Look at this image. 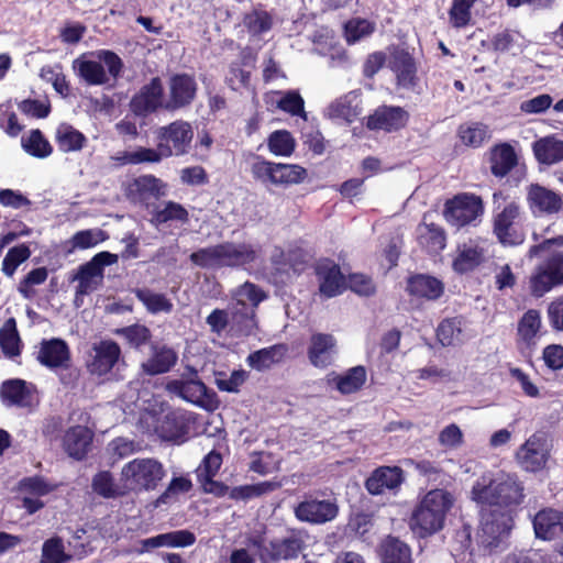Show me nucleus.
<instances>
[{
  "label": "nucleus",
  "mask_w": 563,
  "mask_h": 563,
  "mask_svg": "<svg viewBox=\"0 0 563 563\" xmlns=\"http://www.w3.org/2000/svg\"><path fill=\"white\" fill-rule=\"evenodd\" d=\"M404 481V473L400 467L382 466L374 471L366 481V489L372 495H380L386 490L397 489Z\"/></svg>",
  "instance_id": "nucleus-30"
},
{
  "label": "nucleus",
  "mask_w": 563,
  "mask_h": 563,
  "mask_svg": "<svg viewBox=\"0 0 563 563\" xmlns=\"http://www.w3.org/2000/svg\"><path fill=\"white\" fill-rule=\"evenodd\" d=\"M409 119L408 112L401 107L383 106L367 119V128L371 130H384L386 132L398 131L406 126Z\"/></svg>",
  "instance_id": "nucleus-22"
},
{
  "label": "nucleus",
  "mask_w": 563,
  "mask_h": 563,
  "mask_svg": "<svg viewBox=\"0 0 563 563\" xmlns=\"http://www.w3.org/2000/svg\"><path fill=\"white\" fill-rule=\"evenodd\" d=\"M518 163V155L512 145L500 143L490 151V170L496 177H505Z\"/></svg>",
  "instance_id": "nucleus-37"
},
{
  "label": "nucleus",
  "mask_w": 563,
  "mask_h": 563,
  "mask_svg": "<svg viewBox=\"0 0 563 563\" xmlns=\"http://www.w3.org/2000/svg\"><path fill=\"white\" fill-rule=\"evenodd\" d=\"M488 250V242L483 239H473L463 243L457 249L456 257L453 261V268L459 273H466L485 260Z\"/></svg>",
  "instance_id": "nucleus-21"
},
{
  "label": "nucleus",
  "mask_w": 563,
  "mask_h": 563,
  "mask_svg": "<svg viewBox=\"0 0 563 563\" xmlns=\"http://www.w3.org/2000/svg\"><path fill=\"white\" fill-rule=\"evenodd\" d=\"M407 289L411 296L427 300H435L442 296L444 285L435 277L417 275L409 279Z\"/></svg>",
  "instance_id": "nucleus-39"
},
{
  "label": "nucleus",
  "mask_w": 563,
  "mask_h": 563,
  "mask_svg": "<svg viewBox=\"0 0 563 563\" xmlns=\"http://www.w3.org/2000/svg\"><path fill=\"white\" fill-rule=\"evenodd\" d=\"M536 536L550 540L563 533V512L554 509H543L533 519Z\"/></svg>",
  "instance_id": "nucleus-34"
},
{
  "label": "nucleus",
  "mask_w": 563,
  "mask_h": 563,
  "mask_svg": "<svg viewBox=\"0 0 563 563\" xmlns=\"http://www.w3.org/2000/svg\"><path fill=\"white\" fill-rule=\"evenodd\" d=\"M56 485L49 483L44 477L31 476L23 478L19 484L22 496V506L30 514H34L44 507L40 499L54 492Z\"/></svg>",
  "instance_id": "nucleus-18"
},
{
  "label": "nucleus",
  "mask_w": 563,
  "mask_h": 563,
  "mask_svg": "<svg viewBox=\"0 0 563 563\" xmlns=\"http://www.w3.org/2000/svg\"><path fill=\"white\" fill-rule=\"evenodd\" d=\"M70 555L65 553L62 539L52 538L44 542L42 548V563H65Z\"/></svg>",
  "instance_id": "nucleus-62"
},
{
  "label": "nucleus",
  "mask_w": 563,
  "mask_h": 563,
  "mask_svg": "<svg viewBox=\"0 0 563 563\" xmlns=\"http://www.w3.org/2000/svg\"><path fill=\"white\" fill-rule=\"evenodd\" d=\"M497 473L485 472L474 483L471 489V499L479 505L493 507L495 501V484Z\"/></svg>",
  "instance_id": "nucleus-43"
},
{
  "label": "nucleus",
  "mask_w": 563,
  "mask_h": 563,
  "mask_svg": "<svg viewBox=\"0 0 563 563\" xmlns=\"http://www.w3.org/2000/svg\"><path fill=\"white\" fill-rule=\"evenodd\" d=\"M92 441V432L82 426H76L67 430L63 439V445L69 456L81 460L88 452Z\"/></svg>",
  "instance_id": "nucleus-36"
},
{
  "label": "nucleus",
  "mask_w": 563,
  "mask_h": 563,
  "mask_svg": "<svg viewBox=\"0 0 563 563\" xmlns=\"http://www.w3.org/2000/svg\"><path fill=\"white\" fill-rule=\"evenodd\" d=\"M107 239L108 235L104 231L93 228L76 232L66 244L68 245V252H74L95 247Z\"/></svg>",
  "instance_id": "nucleus-49"
},
{
  "label": "nucleus",
  "mask_w": 563,
  "mask_h": 563,
  "mask_svg": "<svg viewBox=\"0 0 563 563\" xmlns=\"http://www.w3.org/2000/svg\"><path fill=\"white\" fill-rule=\"evenodd\" d=\"M21 146L25 153L36 158H46L53 147L40 130H32L27 135L21 137Z\"/></svg>",
  "instance_id": "nucleus-50"
},
{
  "label": "nucleus",
  "mask_w": 563,
  "mask_h": 563,
  "mask_svg": "<svg viewBox=\"0 0 563 563\" xmlns=\"http://www.w3.org/2000/svg\"><path fill=\"white\" fill-rule=\"evenodd\" d=\"M121 361V349L112 340L95 342L87 355V371L98 377L108 375Z\"/></svg>",
  "instance_id": "nucleus-12"
},
{
  "label": "nucleus",
  "mask_w": 563,
  "mask_h": 563,
  "mask_svg": "<svg viewBox=\"0 0 563 563\" xmlns=\"http://www.w3.org/2000/svg\"><path fill=\"white\" fill-rule=\"evenodd\" d=\"M484 212L481 197L474 194H459L448 200L443 216L446 222L455 228L473 224Z\"/></svg>",
  "instance_id": "nucleus-10"
},
{
  "label": "nucleus",
  "mask_w": 563,
  "mask_h": 563,
  "mask_svg": "<svg viewBox=\"0 0 563 563\" xmlns=\"http://www.w3.org/2000/svg\"><path fill=\"white\" fill-rule=\"evenodd\" d=\"M366 369L364 366H354L343 374L330 373L327 376L328 384L334 386L342 395H350L358 391L366 382Z\"/></svg>",
  "instance_id": "nucleus-33"
},
{
  "label": "nucleus",
  "mask_w": 563,
  "mask_h": 563,
  "mask_svg": "<svg viewBox=\"0 0 563 563\" xmlns=\"http://www.w3.org/2000/svg\"><path fill=\"white\" fill-rule=\"evenodd\" d=\"M40 77L44 81L52 84L54 90L62 97L68 96L69 85L59 65L42 67L40 71Z\"/></svg>",
  "instance_id": "nucleus-61"
},
{
  "label": "nucleus",
  "mask_w": 563,
  "mask_h": 563,
  "mask_svg": "<svg viewBox=\"0 0 563 563\" xmlns=\"http://www.w3.org/2000/svg\"><path fill=\"white\" fill-rule=\"evenodd\" d=\"M382 563H411V550L397 538L388 537L380 545Z\"/></svg>",
  "instance_id": "nucleus-45"
},
{
  "label": "nucleus",
  "mask_w": 563,
  "mask_h": 563,
  "mask_svg": "<svg viewBox=\"0 0 563 563\" xmlns=\"http://www.w3.org/2000/svg\"><path fill=\"white\" fill-rule=\"evenodd\" d=\"M131 107L136 114H146L161 107L165 108L161 79L153 78L150 84L145 85L132 99Z\"/></svg>",
  "instance_id": "nucleus-27"
},
{
  "label": "nucleus",
  "mask_w": 563,
  "mask_h": 563,
  "mask_svg": "<svg viewBox=\"0 0 563 563\" xmlns=\"http://www.w3.org/2000/svg\"><path fill=\"white\" fill-rule=\"evenodd\" d=\"M167 185L153 175H144L135 178L128 187V195L134 201H146L166 195Z\"/></svg>",
  "instance_id": "nucleus-31"
},
{
  "label": "nucleus",
  "mask_w": 563,
  "mask_h": 563,
  "mask_svg": "<svg viewBox=\"0 0 563 563\" xmlns=\"http://www.w3.org/2000/svg\"><path fill=\"white\" fill-rule=\"evenodd\" d=\"M288 347L285 344H275L251 353L246 363L255 371L263 372L273 365L283 362L287 355Z\"/></svg>",
  "instance_id": "nucleus-38"
},
{
  "label": "nucleus",
  "mask_w": 563,
  "mask_h": 563,
  "mask_svg": "<svg viewBox=\"0 0 563 563\" xmlns=\"http://www.w3.org/2000/svg\"><path fill=\"white\" fill-rule=\"evenodd\" d=\"M191 488L192 483L188 477H173L167 488L157 497L154 505L155 507L173 505L179 500L181 495L188 493Z\"/></svg>",
  "instance_id": "nucleus-51"
},
{
  "label": "nucleus",
  "mask_w": 563,
  "mask_h": 563,
  "mask_svg": "<svg viewBox=\"0 0 563 563\" xmlns=\"http://www.w3.org/2000/svg\"><path fill=\"white\" fill-rule=\"evenodd\" d=\"M257 249L250 243L224 242L199 249L190 254V261L207 269L241 267L255 262Z\"/></svg>",
  "instance_id": "nucleus-3"
},
{
  "label": "nucleus",
  "mask_w": 563,
  "mask_h": 563,
  "mask_svg": "<svg viewBox=\"0 0 563 563\" xmlns=\"http://www.w3.org/2000/svg\"><path fill=\"white\" fill-rule=\"evenodd\" d=\"M419 244L430 253H439L446 245V238L443 229L437 224L428 223L426 219L417 228Z\"/></svg>",
  "instance_id": "nucleus-40"
},
{
  "label": "nucleus",
  "mask_w": 563,
  "mask_h": 563,
  "mask_svg": "<svg viewBox=\"0 0 563 563\" xmlns=\"http://www.w3.org/2000/svg\"><path fill=\"white\" fill-rule=\"evenodd\" d=\"M494 506L511 507L523 499V486L516 475L497 472Z\"/></svg>",
  "instance_id": "nucleus-23"
},
{
  "label": "nucleus",
  "mask_w": 563,
  "mask_h": 563,
  "mask_svg": "<svg viewBox=\"0 0 563 563\" xmlns=\"http://www.w3.org/2000/svg\"><path fill=\"white\" fill-rule=\"evenodd\" d=\"M55 140L59 151L64 153L78 152L86 144V136L67 123H62L55 132Z\"/></svg>",
  "instance_id": "nucleus-44"
},
{
  "label": "nucleus",
  "mask_w": 563,
  "mask_h": 563,
  "mask_svg": "<svg viewBox=\"0 0 563 563\" xmlns=\"http://www.w3.org/2000/svg\"><path fill=\"white\" fill-rule=\"evenodd\" d=\"M247 377L249 374L244 369H235L230 375L224 372H218L214 375V384L221 391L239 393Z\"/></svg>",
  "instance_id": "nucleus-58"
},
{
  "label": "nucleus",
  "mask_w": 563,
  "mask_h": 563,
  "mask_svg": "<svg viewBox=\"0 0 563 563\" xmlns=\"http://www.w3.org/2000/svg\"><path fill=\"white\" fill-rule=\"evenodd\" d=\"M253 177L275 186H289L303 181L307 172L299 165L272 163L257 158L251 166Z\"/></svg>",
  "instance_id": "nucleus-9"
},
{
  "label": "nucleus",
  "mask_w": 563,
  "mask_h": 563,
  "mask_svg": "<svg viewBox=\"0 0 563 563\" xmlns=\"http://www.w3.org/2000/svg\"><path fill=\"white\" fill-rule=\"evenodd\" d=\"M195 542L196 536L194 532L187 529L174 530L141 540L140 552L147 553L158 548H189L194 545Z\"/></svg>",
  "instance_id": "nucleus-24"
},
{
  "label": "nucleus",
  "mask_w": 563,
  "mask_h": 563,
  "mask_svg": "<svg viewBox=\"0 0 563 563\" xmlns=\"http://www.w3.org/2000/svg\"><path fill=\"white\" fill-rule=\"evenodd\" d=\"M454 504V495L446 489L434 488L427 492L410 517L411 531L420 538L440 531L444 527L446 516Z\"/></svg>",
  "instance_id": "nucleus-2"
},
{
  "label": "nucleus",
  "mask_w": 563,
  "mask_h": 563,
  "mask_svg": "<svg viewBox=\"0 0 563 563\" xmlns=\"http://www.w3.org/2000/svg\"><path fill=\"white\" fill-rule=\"evenodd\" d=\"M520 216V207L516 202L508 203L499 212L494 222V232L503 244H516L518 236L515 231V222Z\"/></svg>",
  "instance_id": "nucleus-32"
},
{
  "label": "nucleus",
  "mask_w": 563,
  "mask_h": 563,
  "mask_svg": "<svg viewBox=\"0 0 563 563\" xmlns=\"http://www.w3.org/2000/svg\"><path fill=\"white\" fill-rule=\"evenodd\" d=\"M277 96L278 93H273L271 96L272 101L276 103L277 108L291 115H300L306 119V112L303 110L305 102L297 91H287L283 96L276 98Z\"/></svg>",
  "instance_id": "nucleus-57"
},
{
  "label": "nucleus",
  "mask_w": 563,
  "mask_h": 563,
  "mask_svg": "<svg viewBox=\"0 0 563 563\" xmlns=\"http://www.w3.org/2000/svg\"><path fill=\"white\" fill-rule=\"evenodd\" d=\"M197 92V82L187 74L174 75L168 84V99L165 109L177 110L192 102Z\"/></svg>",
  "instance_id": "nucleus-19"
},
{
  "label": "nucleus",
  "mask_w": 563,
  "mask_h": 563,
  "mask_svg": "<svg viewBox=\"0 0 563 563\" xmlns=\"http://www.w3.org/2000/svg\"><path fill=\"white\" fill-rule=\"evenodd\" d=\"M188 430L187 419L184 412L169 410L162 413L155 421L153 431L162 440H181Z\"/></svg>",
  "instance_id": "nucleus-26"
},
{
  "label": "nucleus",
  "mask_w": 563,
  "mask_h": 563,
  "mask_svg": "<svg viewBox=\"0 0 563 563\" xmlns=\"http://www.w3.org/2000/svg\"><path fill=\"white\" fill-rule=\"evenodd\" d=\"M437 336L443 346H452L464 342L462 320L457 318L443 320L438 327Z\"/></svg>",
  "instance_id": "nucleus-52"
},
{
  "label": "nucleus",
  "mask_w": 563,
  "mask_h": 563,
  "mask_svg": "<svg viewBox=\"0 0 563 563\" xmlns=\"http://www.w3.org/2000/svg\"><path fill=\"white\" fill-rule=\"evenodd\" d=\"M528 42L523 35L517 31H503L495 34L492 38V46L498 52H510L516 55L523 51Z\"/></svg>",
  "instance_id": "nucleus-48"
},
{
  "label": "nucleus",
  "mask_w": 563,
  "mask_h": 563,
  "mask_svg": "<svg viewBox=\"0 0 563 563\" xmlns=\"http://www.w3.org/2000/svg\"><path fill=\"white\" fill-rule=\"evenodd\" d=\"M316 277L319 295L323 298H332L340 295L345 288L344 277L339 265L333 261L323 258L317 262Z\"/></svg>",
  "instance_id": "nucleus-16"
},
{
  "label": "nucleus",
  "mask_w": 563,
  "mask_h": 563,
  "mask_svg": "<svg viewBox=\"0 0 563 563\" xmlns=\"http://www.w3.org/2000/svg\"><path fill=\"white\" fill-rule=\"evenodd\" d=\"M518 336L530 346L541 336V316L538 310H528L518 323Z\"/></svg>",
  "instance_id": "nucleus-47"
},
{
  "label": "nucleus",
  "mask_w": 563,
  "mask_h": 563,
  "mask_svg": "<svg viewBox=\"0 0 563 563\" xmlns=\"http://www.w3.org/2000/svg\"><path fill=\"white\" fill-rule=\"evenodd\" d=\"M336 354V341L333 335L314 333L310 338L308 358L314 367L325 368L331 365Z\"/></svg>",
  "instance_id": "nucleus-25"
},
{
  "label": "nucleus",
  "mask_w": 563,
  "mask_h": 563,
  "mask_svg": "<svg viewBox=\"0 0 563 563\" xmlns=\"http://www.w3.org/2000/svg\"><path fill=\"white\" fill-rule=\"evenodd\" d=\"M303 548V541L299 533L275 540L269 544V555L274 560H291L298 556Z\"/></svg>",
  "instance_id": "nucleus-46"
},
{
  "label": "nucleus",
  "mask_w": 563,
  "mask_h": 563,
  "mask_svg": "<svg viewBox=\"0 0 563 563\" xmlns=\"http://www.w3.org/2000/svg\"><path fill=\"white\" fill-rule=\"evenodd\" d=\"M154 220L157 223L169 221L186 223L188 221V211L180 203L166 201L156 210Z\"/></svg>",
  "instance_id": "nucleus-59"
},
{
  "label": "nucleus",
  "mask_w": 563,
  "mask_h": 563,
  "mask_svg": "<svg viewBox=\"0 0 563 563\" xmlns=\"http://www.w3.org/2000/svg\"><path fill=\"white\" fill-rule=\"evenodd\" d=\"M532 150L537 161L541 164L552 165L563 161V141L553 136L536 141Z\"/></svg>",
  "instance_id": "nucleus-42"
},
{
  "label": "nucleus",
  "mask_w": 563,
  "mask_h": 563,
  "mask_svg": "<svg viewBox=\"0 0 563 563\" xmlns=\"http://www.w3.org/2000/svg\"><path fill=\"white\" fill-rule=\"evenodd\" d=\"M30 255L31 251L24 244L10 249L2 261L3 273L11 277L15 273L16 268L25 262Z\"/></svg>",
  "instance_id": "nucleus-63"
},
{
  "label": "nucleus",
  "mask_w": 563,
  "mask_h": 563,
  "mask_svg": "<svg viewBox=\"0 0 563 563\" xmlns=\"http://www.w3.org/2000/svg\"><path fill=\"white\" fill-rule=\"evenodd\" d=\"M512 528V518L508 511L487 510L482 514V543L495 547Z\"/></svg>",
  "instance_id": "nucleus-17"
},
{
  "label": "nucleus",
  "mask_w": 563,
  "mask_h": 563,
  "mask_svg": "<svg viewBox=\"0 0 563 563\" xmlns=\"http://www.w3.org/2000/svg\"><path fill=\"white\" fill-rule=\"evenodd\" d=\"M362 112L360 107V95L351 91L335 101L327 109V115L331 119L342 120L344 122H353Z\"/></svg>",
  "instance_id": "nucleus-35"
},
{
  "label": "nucleus",
  "mask_w": 563,
  "mask_h": 563,
  "mask_svg": "<svg viewBox=\"0 0 563 563\" xmlns=\"http://www.w3.org/2000/svg\"><path fill=\"white\" fill-rule=\"evenodd\" d=\"M459 136L463 144L471 147H479L490 135L486 124L472 122L460 126Z\"/></svg>",
  "instance_id": "nucleus-54"
},
{
  "label": "nucleus",
  "mask_w": 563,
  "mask_h": 563,
  "mask_svg": "<svg viewBox=\"0 0 563 563\" xmlns=\"http://www.w3.org/2000/svg\"><path fill=\"white\" fill-rule=\"evenodd\" d=\"M526 200L534 217L553 216L563 210V195L540 184L527 187Z\"/></svg>",
  "instance_id": "nucleus-13"
},
{
  "label": "nucleus",
  "mask_w": 563,
  "mask_h": 563,
  "mask_svg": "<svg viewBox=\"0 0 563 563\" xmlns=\"http://www.w3.org/2000/svg\"><path fill=\"white\" fill-rule=\"evenodd\" d=\"M279 487L275 482H262L252 485L236 486L230 489L229 496L234 500H250L271 493Z\"/></svg>",
  "instance_id": "nucleus-55"
},
{
  "label": "nucleus",
  "mask_w": 563,
  "mask_h": 563,
  "mask_svg": "<svg viewBox=\"0 0 563 563\" xmlns=\"http://www.w3.org/2000/svg\"><path fill=\"white\" fill-rule=\"evenodd\" d=\"M268 148L274 155L289 156L295 150V140L288 131H275L268 137Z\"/></svg>",
  "instance_id": "nucleus-60"
},
{
  "label": "nucleus",
  "mask_w": 563,
  "mask_h": 563,
  "mask_svg": "<svg viewBox=\"0 0 563 563\" xmlns=\"http://www.w3.org/2000/svg\"><path fill=\"white\" fill-rule=\"evenodd\" d=\"M549 459V449L543 437L532 434L517 451L516 460L527 472L542 470Z\"/></svg>",
  "instance_id": "nucleus-15"
},
{
  "label": "nucleus",
  "mask_w": 563,
  "mask_h": 563,
  "mask_svg": "<svg viewBox=\"0 0 563 563\" xmlns=\"http://www.w3.org/2000/svg\"><path fill=\"white\" fill-rule=\"evenodd\" d=\"M375 30V25L364 19L350 20L344 27L346 41L350 44L356 43L369 36Z\"/></svg>",
  "instance_id": "nucleus-64"
},
{
  "label": "nucleus",
  "mask_w": 563,
  "mask_h": 563,
  "mask_svg": "<svg viewBox=\"0 0 563 563\" xmlns=\"http://www.w3.org/2000/svg\"><path fill=\"white\" fill-rule=\"evenodd\" d=\"M135 295L151 313H168L173 309L172 301L163 294L144 288L136 290Z\"/></svg>",
  "instance_id": "nucleus-53"
},
{
  "label": "nucleus",
  "mask_w": 563,
  "mask_h": 563,
  "mask_svg": "<svg viewBox=\"0 0 563 563\" xmlns=\"http://www.w3.org/2000/svg\"><path fill=\"white\" fill-rule=\"evenodd\" d=\"M233 323L243 335H250L257 329L255 308L266 299V294L252 283H244L233 292Z\"/></svg>",
  "instance_id": "nucleus-6"
},
{
  "label": "nucleus",
  "mask_w": 563,
  "mask_h": 563,
  "mask_svg": "<svg viewBox=\"0 0 563 563\" xmlns=\"http://www.w3.org/2000/svg\"><path fill=\"white\" fill-rule=\"evenodd\" d=\"M339 506L334 498H320L317 494L305 495L294 508L295 517L301 522L323 525L336 518Z\"/></svg>",
  "instance_id": "nucleus-11"
},
{
  "label": "nucleus",
  "mask_w": 563,
  "mask_h": 563,
  "mask_svg": "<svg viewBox=\"0 0 563 563\" xmlns=\"http://www.w3.org/2000/svg\"><path fill=\"white\" fill-rule=\"evenodd\" d=\"M0 395L7 406L29 407L36 400L34 386L22 379L4 382Z\"/></svg>",
  "instance_id": "nucleus-28"
},
{
  "label": "nucleus",
  "mask_w": 563,
  "mask_h": 563,
  "mask_svg": "<svg viewBox=\"0 0 563 563\" xmlns=\"http://www.w3.org/2000/svg\"><path fill=\"white\" fill-rule=\"evenodd\" d=\"M165 389L173 396L178 397L207 411H214L219 407V400L213 390L197 377L194 372L191 377L170 379L166 383Z\"/></svg>",
  "instance_id": "nucleus-8"
},
{
  "label": "nucleus",
  "mask_w": 563,
  "mask_h": 563,
  "mask_svg": "<svg viewBox=\"0 0 563 563\" xmlns=\"http://www.w3.org/2000/svg\"><path fill=\"white\" fill-rule=\"evenodd\" d=\"M0 346L4 355L12 357L20 354V338L14 319H9L0 329Z\"/></svg>",
  "instance_id": "nucleus-56"
},
{
  "label": "nucleus",
  "mask_w": 563,
  "mask_h": 563,
  "mask_svg": "<svg viewBox=\"0 0 563 563\" xmlns=\"http://www.w3.org/2000/svg\"><path fill=\"white\" fill-rule=\"evenodd\" d=\"M118 262V255L110 252H100L89 262L80 265L73 277L77 283L75 289V303L81 306L84 297L97 290L103 282L104 266L113 265Z\"/></svg>",
  "instance_id": "nucleus-7"
},
{
  "label": "nucleus",
  "mask_w": 563,
  "mask_h": 563,
  "mask_svg": "<svg viewBox=\"0 0 563 563\" xmlns=\"http://www.w3.org/2000/svg\"><path fill=\"white\" fill-rule=\"evenodd\" d=\"M74 73L90 86H101L109 81L110 75L117 78L122 68L121 58L111 51H97L82 54L73 62Z\"/></svg>",
  "instance_id": "nucleus-4"
},
{
  "label": "nucleus",
  "mask_w": 563,
  "mask_h": 563,
  "mask_svg": "<svg viewBox=\"0 0 563 563\" xmlns=\"http://www.w3.org/2000/svg\"><path fill=\"white\" fill-rule=\"evenodd\" d=\"M177 362V354L173 349L155 347L153 354L142 363V369L148 375L167 373Z\"/></svg>",
  "instance_id": "nucleus-41"
},
{
  "label": "nucleus",
  "mask_w": 563,
  "mask_h": 563,
  "mask_svg": "<svg viewBox=\"0 0 563 563\" xmlns=\"http://www.w3.org/2000/svg\"><path fill=\"white\" fill-rule=\"evenodd\" d=\"M165 468L155 459H134L121 470L120 482L126 492H150L154 490L165 477Z\"/></svg>",
  "instance_id": "nucleus-5"
},
{
  "label": "nucleus",
  "mask_w": 563,
  "mask_h": 563,
  "mask_svg": "<svg viewBox=\"0 0 563 563\" xmlns=\"http://www.w3.org/2000/svg\"><path fill=\"white\" fill-rule=\"evenodd\" d=\"M156 147H136L124 151L118 157L121 164L137 165L143 163H159L172 156H183L188 153L194 139V130L189 122L176 120L155 131Z\"/></svg>",
  "instance_id": "nucleus-1"
},
{
  "label": "nucleus",
  "mask_w": 563,
  "mask_h": 563,
  "mask_svg": "<svg viewBox=\"0 0 563 563\" xmlns=\"http://www.w3.org/2000/svg\"><path fill=\"white\" fill-rule=\"evenodd\" d=\"M563 284V255L556 253L540 265L530 278L531 292L542 297L554 286Z\"/></svg>",
  "instance_id": "nucleus-14"
},
{
  "label": "nucleus",
  "mask_w": 563,
  "mask_h": 563,
  "mask_svg": "<svg viewBox=\"0 0 563 563\" xmlns=\"http://www.w3.org/2000/svg\"><path fill=\"white\" fill-rule=\"evenodd\" d=\"M388 66L396 76L397 86L401 89L415 90L418 86L417 66L412 56L404 49H395Z\"/></svg>",
  "instance_id": "nucleus-20"
},
{
  "label": "nucleus",
  "mask_w": 563,
  "mask_h": 563,
  "mask_svg": "<svg viewBox=\"0 0 563 563\" xmlns=\"http://www.w3.org/2000/svg\"><path fill=\"white\" fill-rule=\"evenodd\" d=\"M37 360L49 368H66L70 363V352L67 343L60 339L43 341Z\"/></svg>",
  "instance_id": "nucleus-29"
}]
</instances>
